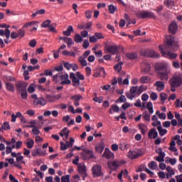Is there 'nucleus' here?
Returning <instances> with one entry per match:
<instances>
[{
    "label": "nucleus",
    "mask_w": 182,
    "mask_h": 182,
    "mask_svg": "<svg viewBox=\"0 0 182 182\" xmlns=\"http://www.w3.org/2000/svg\"><path fill=\"white\" fill-rule=\"evenodd\" d=\"M176 46H177V44L174 41V37L171 36H166L165 39L164 48H163V45H160L159 48L162 56H164V58H168V59H176V58H177V54L168 51L174 50V48H176Z\"/></svg>",
    "instance_id": "f257e3e1"
},
{
    "label": "nucleus",
    "mask_w": 182,
    "mask_h": 182,
    "mask_svg": "<svg viewBox=\"0 0 182 182\" xmlns=\"http://www.w3.org/2000/svg\"><path fill=\"white\" fill-rule=\"evenodd\" d=\"M155 68L156 70V73L158 75V77L161 80L167 81L168 80V77H170V73H171V68L167 66V64L164 63H158L156 64Z\"/></svg>",
    "instance_id": "f03ea898"
},
{
    "label": "nucleus",
    "mask_w": 182,
    "mask_h": 182,
    "mask_svg": "<svg viewBox=\"0 0 182 182\" xmlns=\"http://www.w3.org/2000/svg\"><path fill=\"white\" fill-rule=\"evenodd\" d=\"M169 85L173 87H180L182 85V75L180 73H176L169 80Z\"/></svg>",
    "instance_id": "7ed1b4c3"
},
{
    "label": "nucleus",
    "mask_w": 182,
    "mask_h": 182,
    "mask_svg": "<svg viewBox=\"0 0 182 182\" xmlns=\"http://www.w3.org/2000/svg\"><path fill=\"white\" fill-rule=\"evenodd\" d=\"M136 16L139 19H156V14L149 11H138L136 14Z\"/></svg>",
    "instance_id": "20e7f679"
},
{
    "label": "nucleus",
    "mask_w": 182,
    "mask_h": 182,
    "mask_svg": "<svg viewBox=\"0 0 182 182\" xmlns=\"http://www.w3.org/2000/svg\"><path fill=\"white\" fill-rule=\"evenodd\" d=\"M141 55L146 58H154L155 59L160 58V54L151 49L141 50Z\"/></svg>",
    "instance_id": "39448f33"
},
{
    "label": "nucleus",
    "mask_w": 182,
    "mask_h": 182,
    "mask_svg": "<svg viewBox=\"0 0 182 182\" xmlns=\"http://www.w3.org/2000/svg\"><path fill=\"white\" fill-rule=\"evenodd\" d=\"M52 21L48 19L43 21L41 23V28H48L49 32H52L53 33H57L58 31H56V23H53L52 24Z\"/></svg>",
    "instance_id": "423d86ee"
},
{
    "label": "nucleus",
    "mask_w": 182,
    "mask_h": 182,
    "mask_svg": "<svg viewBox=\"0 0 182 182\" xmlns=\"http://www.w3.org/2000/svg\"><path fill=\"white\" fill-rule=\"evenodd\" d=\"M144 154V152H143L142 149H135L133 151L130 150L127 156L129 159H139V157H141Z\"/></svg>",
    "instance_id": "0eeeda50"
},
{
    "label": "nucleus",
    "mask_w": 182,
    "mask_h": 182,
    "mask_svg": "<svg viewBox=\"0 0 182 182\" xmlns=\"http://www.w3.org/2000/svg\"><path fill=\"white\" fill-rule=\"evenodd\" d=\"M92 170L93 177H101V176H103V172H102V166L99 165H95Z\"/></svg>",
    "instance_id": "6e6552de"
},
{
    "label": "nucleus",
    "mask_w": 182,
    "mask_h": 182,
    "mask_svg": "<svg viewBox=\"0 0 182 182\" xmlns=\"http://www.w3.org/2000/svg\"><path fill=\"white\" fill-rule=\"evenodd\" d=\"M78 173L82 176L83 180H86L87 172H86V166H78Z\"/></svg>",
    "instance_id": "1a4fd4ad"
},
{
    "label": "nucleus",
    "mask_w": 182,
    "mask_h": 182,
    "mask_svg": "<svg viewBox=\"0 0 182 182\" xmlns=\"http://www.w3.org/2000/svg\"><path fill=\"white\" fill-rule=\"evenodd\" d=\"M60 79L63 80L61 85H70V83H72L70 80H69V75L68 74L60 75Z\"/></svg>",
    "instance_id": "9d476101"
},
{
    "label": "nucleus",
    "mask_w": 182,
    "mask_h": 182,
    "mask_svg": "<svg viewBox=\"0 0 182 182\" xmlns=\"http://www.w3.org/2000/svg\"><path fill=\"white\" fill-rule=\"evenodd\" d=\"M108 168L110 170H112L113 171H116L119 167H120V165L117 164V161H114L113 162L108 161L107 162Z\"/></svg>",
    "instance_id": "9b49d317"
},
{
    "label": "nucleus",
    "mask_w": 182,
    "mask_h": 182,
    "mask_svg": "<svg viewBox=\"0 0 182 182\" xmlns=\"http://www.w3.org/2000/svg\"><path fill=\"white\" fill-rule=\"evenodd\" d=\"M82 150L85 153L84 154V157H85V160H86V159H95L93 151L87 150V149H82Z\"/></svg>",
    "instance_id": "f8f14e48"
},
{
    "label": "nucleus",
    "mask_w": 182,
    "mask_h": 182,
    "mask_svg": "<svg viewBox=\"0 0 182 182\" xmlns=\"http://www.w3.org/2000/svg\"><path fill=\"white\" fill-rule=\"evenodd\" d=\"M148 137L149 139H157L159 137V133L156 131V129L152 128L149 131Z\"/></svg>",
    "instance_id": "ddd939ff"
},
{
    "label": "nucleus",
    "mask_w": 182,
    "mask_h": 182,
    "mask_svg": "<svg viewBox=\"0 0 182 182\" xmlns=\"http://www.w3.org/2000/svg\"><path fill=\"white\" fill-rule=\"evenodd\" d=\"M105 159H113L114 157V154L109 149V148H105V152L102 155Z\"/></svg>",
    "instance_id": "4468645a"
},
{
    "label": "nucleus",
    "mask_w": 182,
    "mask_h": 182,
    "mask_svg": "<svg viewBox=\"0 0 182 182\" xmlns=\"http://www.w3.org/2000/svg\"><path fill=\"white\" fill-rule=\"evenodd\" d=\"M170 33H172L173 35L176 34L177 32L178 26L177 23L176 21L172 22L168 27Z\"/></svg>",
    "instance_id": "2eb2a0df"
},
{
    "label": "nucleus",
    "mask_w": 182,
    "mask_h": 182,
    "mask_svg": "<svg viewBox=\"0 0 182 182\" xmlns=\"http://www.w3.org/2000/svg\"><path fill=\"white\" fill-rule=\"evenodd\" d=\"M117 50V46H109L107 48V52L111 55H116Z\"/></svg>",
    "instance_id": "dca6fc26"
},
{
    "label": "nucleus",
    "mask_w": 182,
    "mask_h": 182,
    "mask_svg": "<svg viewBox=\"0 0 182 182\" xmlns=\"http://www.w3.org/2000/svg\"><path fill=\"white\" fill-rule=\"evenodd\" d=\"M154 86L156 87V90H158V92H161V90H164L165 84L163 81H156L154 83Z\"/></svg>",
    "instance_id": "f3484780"
},
{
    "label": "nucleus",
    "mask_w": 182,
    "mask_h": 182,
    "mask_svg": "<svg viewBox=\"0 0 182 182\" xmlns=\"http://www.w3.org/2000/svg\"><path fill=\"white\" fill-rule=\"evenodd\" d=\"M46 103L47 102L45 100V99L38 98V99L34 100L33 105H34V106H38V105H40L41 106H45L46 105Z\"/></svg>",
    "instance_id": "a211bd4d"
},
{
    "label": "nucleus",
    "mask_w": 182,
    "mask_h": 182,
    "mask_svg": "<svg viewBox=\"0 0 182 182\" xmlns=\"http://www.w3.org/2000/svg\"><path fill=\"white\" fill-rule=\"evenodd\" d=\"M72 100H74V106L77 107L79 106V102L82 99V95H73L71 97Z\"/></svg>",
    "instance_id": "6ab92c4d"
},
{
    "label": "nucleus",
    "mask_w": 182,
    "mask_h": 182,
    "mask_svg": "<svg viewBox=\"0 0 182 182\" xmlns=\"http://www.w3.org/2000/svg\"><path fill=\"white\" fill-rule=\"evenodd\" d=\"M102 75H106V71L105 70V68L103 67H101L99 69V71L95 72L93 74L94 77H99L102 76Z\"/></svg>",
    "instance_id": "aec40b11"
},
{
    "label": "nucleus",
    "mask_w": 182,
    "mask_h": 182,
    "mask_svg": "<svg viewBox=\"0 0 182 182\" xmlns=\"http://www.w3.org/2000/svg\"><path fill=\"white\" fill-rule=\"evenodd\" d=\"M103 150H105V146L103 145V143H100L95 146V151L97 153L102 154V153H103Z\"/></svg>",
    "instance_id": "412c9836"
},
{
    "label": "nucleus",
    "mask_w": 182,
    "mask_h": 182,
    "mask_svg": "<svg viewBox=\"0 0 182 182\" xmlns=\"http://www.w3.org/2000/svg\"><path fill=\"white\" fill-rule=\"evenodd\" d=\"M75 149L76 150H77L78 151H80V150H82V147L77 146H75L74 148H72V149H70V152L67 154L66 159H70V157H73V151H75Z\"/></svg>",
    "instance_id": "4be33fe9"
},
{
    "label": "nucleus",
    "mask_w": 182,
    "mask_h": 182,
    "mask_svg": "<svg viewBox=\"0 0 182 182\" xmlns=\"http://www.w3.org/2000/svg\"><path fill=\"white\" fill-rule=\"evenodd\" d=\"M26 86H28V85H26V82H20L17 84V89L18 92H22L26 90Z\"/></svg>",
    "instance_id": "5701e85b"
},
{
    "label": "nucleus",
    "mask_w": 182,
    "mask_h": 182,
    "mask_svg": "<svg viewBox=\"0 0 182 182\" xmlns=\"http://www.w3.org/2000/svg\"><path fill=\"white\" fill-rule=\"evenodd\" d=\"M8 162L9 164H14V167H17V168H22V166H21V160H8Z\"/></svg>",
    "instance_id": "b1692460"
},
{
    "label": "nucleus",
    "mask_w": 182,
    "mask_h": 182,
    "mask_svg": "<svg viewBox=\"0 0 182 182\" xmlns=\"http://www.w3.org/2000/svg\"><path fill=\"white\" fill-rule=\"evenodd\" d=\"M120 112V107L116 105H112L111 106V108L109 109V113L110 114H112L113 113H119Z\"/></svg>",
    "instance_id": "393cba45"
},
{
    "label": "nucleus",
    "mask_w": 182,
    "mask_h": 182,
    "mask_svg": "<svg viewBox=\"0 0 182 182\" xmlns=\"http://www.w3.org/2000/svg\"><path fill=\"white\" fill-rule=\"evenodd\" d=\"M125 56L130 60H134V59H137V53H127Z\"/></svg>",
    "instance_id": "a878e982"
},
{
    "label": "nucleus",
    "mask_w": 182,
    "mask_h": 182,
    "mask_svg": "<svg viewBox=\"0 0 182 182\" xmlns=\"http://www.w3.org/2000/svg\"><path fill=\"white\" fill-rule=\"evenodd\" d=\"M139 129L141 131V134L144 136L147 133V126H146L144 124H139Z\"/></svg>",
    "instance_id": "bb28decb"
},
{
    "label": "nucleus",
    "mask_w": 182,
    "mask_h": 182,
    "mask_svg": "<svg viewBox=\"0 0 182 182\" xmlns=\"http://www.w3.org/2000/svg\"><path fill=\"white\" fill-rule=\"evenodd\" d=\"M151 79L149 76H143L139 79L140 83L147 84L150 83Z\"/></svg>",
    "instance_id": "cd10ccee"
},
{
    "label": "nucleus",
    "mask_w": 182,
    "mask_h": 182,
    "mask_svg": "<svg viewBox=\"0 0 182 182\" xmlns=\"http://www.w3.org/2000/svg\"><path fill=\"white\" fill-rule=\"evenodd\" d=\"M73 26H68L67 28V30L65 31H63V35L65 36H70L72 32H73Z\"/></svg>",
    "instance_id": "c85d7f7f"
},
{
    "label": "nucleus",
    "mask_w": 182,
    "mask_h": 182,
    "mask_svg": "<svg viewBox=\"0 0 182 182\" xmlns=\"http://www.w3.org/2000/svg\"><path fill=\"white\" fill-rule=\"evenodd\" d=\"M5 86L9 92H15V87H14V85L12 83L5 82Z\"/></svg>",
    "instance_id": "c756f323"
},
{
    "label": "nucleus",
    "mask_w": 182,
    "mask_h": 182,
    "mask_svg": "<svg viewBox=\"0 0 182 182\" xmlns=\"http://www.w3.org/2000/svg\"><path fill=\"white\" fill-rule=\"evenodd\" d=\"M130 93H132L134 96L139 95V87L133 86L131 87L129 90Z\"/></svg>",
    "instance_id": "7c9ffc66"
},
{
    "label": "nucleus",
    "mask_w": 182,
    "mask_h": 182,
    "mask_svg": "<svg viewBox=\"0 0 182 182\" xmlns=\"http://www.w3.org/2000/svg\"><path fill=\"white\" fill-rule=\"evenodd\" d=\"M144 69L142 70V72H144V73H149V72H150V69H151V66L150 65L149 63H144Z\"/></svg>",
    "instance_id": "2f4dec72"
},
{
    "label": "nucleus",
    "mask_w": 182,
    "mask_h": 182,
    "mask_svg": "<svg viewBox=\"0 0 182 182\" xmlns=\"http://www.w3.org/2000/svg\"><path fill=\"white\" fill-rule=\"evenodd\" d=\"M74 41L76 43H80V42H83V37H82L80 34H75L74 36Z\"/></svg>",
    "instance_id": "473e14b6"
},
{
    "label": "nucleus",
    "mask_w": 182,
    "mask_h": 182,
    "mask_svg": "<svg viewBox=\"0 0 182 182\" xmlns=\"http://www.w3.org/2000/svg\"><path fill=\"white\" fill-rule=\"evenodd\" d=\"M164 5L168 8H171V6H174V1L173 0H164Z\"/></svg>",
    "instance_id": "72a5a7b5"
},
{
    "label": "nucleus",
    "mask_w": 182,
    "mask_h": 182,
    "mask_svg": "<svg viewBox=\"0 0 182 182\" xmlns=\"http://www.w3.org/2000/svg\"><path fill=\"white\" fill-rule=\"evenodd\" d=\"M108 11L109 14H114L117 11V7L113 4H111L108 6Z\"/></svg>",
    "instance_id": "f704fd0d"
},
{
    "label": "nucleus",
    "mask_w": 182,
    "mask_h": 182,
    "mask_svg": "<svg viewBox=\"0 0 182 182\" xmlns=\"http://www.w3.org/2000/svg\"><path fill=\"white\" fill-rule=\"evenodd\" d=\"M146 107H147L150 114H153V113H154V110L153 109V102H149L147 103Z\"/></svg>",
    "instance_id": "c9c22d12"
},
{
    "label": "nucleus",
    "mask_w": 182,
    "mask_h": 182,
    "mask_svg": "<svg viewBox=\"0 0 182 182\" xmlns=\"http://www.w3.org/2000/svg\"><path fill=\"white\" fill-rule=\"evenodd\" d=\"M145 90H147V86L146 85H141L139 88H138V96H140L141 94H142L144 92H145Z\"/></svg>",
    "instance_id": "e433bc0d"
},
{
    "label": "nucleus",
    "mask_w": 182,
    "mask_h": 182,
    "mask_svg": "<svg viewBox=\"0 0 182 182\" xmlns=\"http://www.w3.org/2000/svg\"><path fill=\"white\" fill-rule=\"evenodd\" d=\"M28 141H27L26 143L28 149H32L35 144V141H33V139H28Z\"/></svg>",
    "instance_id": "4c0bfd02"
},
{
    "label": "nucleus",
    "mask_w": 182,
    "mask_h": 182,
    "mask_svg": "<svg viewBox=\"0 0 182 182\" xmlns=\"http://www.w3.org/2000/svg\"><path fill=\"white\" fill-rule=\"evenodd\" d=\"M127 101V99H126V97L124 95H121L117 100L116 103H126Z\"/></svg>",
    "instance_id": "58836bf2"
},
{
    "label": "nucleus",
    "mask_w": 182,
    "mask_h": 182,
    "mask_svg": "<svg viewBox=\"0 0 182 182\" xmlns=\"http://www.w3.org/2000/svg\"><path fill=\"white\" fill-rule=\"evenodd\" d=\"M45 12H46V11H45V9H40V10L37 11L36 12L33 13L32 17L35 18L36 16H37V15H43V14H45Z\"/></svg>",
    "instance_id": "ea45409f"
},
{
    "label": "nucleus",
    "mask_w": 182,
    "mask_h": 182,
    "mask_svg": "<svg viewBox=\"0 0 182 182\" xmlns=\"http://www.w3.org/2000/svg\"><path fill=\"white\" fill-rule=\"evenodd\" d=\"M149 167L151 168V170H156V168H157V163H156L154 161H151L149 164Z\"/></svg>",
    "instance_id": "a19ab883"
},
{
    "label": "nucleus",
    "mask_w": 182,
    "mask_h": 182,
    "mask_svg": "<svg viewBox=\"0 0 182 182\" xmlns=\"http://www.w3.org/2000/svg\"><path fill=\"white\" fill-rule=\"evenodd\" d=\"M166 156V154L159 149V156L156 157V160H164V157Z\"/></svg>",
    "instance_id": "79ce46f5"
},
{
    "label": "nucleus",
    "mask_w": 182,
    "mask_h": 182,
    "mask_svg": "<svg viewBox=\"0 0 182 182\" xmlns=\"http://www.w3.org/2000/svg\"><path fill=\"white\" fill-rule=\"evenodd\" d=\"M123 65V62H119L117 65L114 66V70L117 72H120L122 70V65Z\"/></svg>",
    "instance_id": "37998d69"
},
{
    "label": "nucleus",
    "mask_w": 182,
    "mask_h": 182,
    "mask_svg": "<svg viewBox=\"0 0 182 182\" xmlns=\"http://www.w3.org/2000/svg\"><path fill=\"white\" fill-rule=\"evenodd\" d=\"M1 129H3V130H11V126L9 125V122H5L1 125Z\"/></svg>",
    "instance_id": "c03bdc74"
},
{
    "label": "nucleus",
    "mask_w": 182,
    "mask_h": 182,
    "mask_svg": "<svg viewBox=\"0 0 182 182\" xmlns=\"http://www.w3.org/2000/svg\"><path fill=\"white\" fill-rule=\"evenodd\" d=\"M142 116L146 122H150V114H149V112H147V111H145L143 113Z\"/></svg>",
    "instance_id": "a18cd8bd"
},
{
    "label": "nucleus",
    "mask_w": 182,
    "mask_h": 182,
    "mask_svg": "<svg viewBox=\"0 0 182 182\" xmlns=\"http://www.w3.org/2000/svg\"><path fill=\"white\" fill-rule=\"evenodd\" d=\"M78 61L82 66H87V61L83 57H80Z\"/></svg>",
    "instance_id": "49530a36"
},
{
    "label": "nucleus",
    "mask_w": 182,
    "mask_h": 182,
    "mask_svg": "<svg viewBox=\"0 0 182 182\" xmlns=\"http://www.w3.org/2000/svg\"><path fill=\"white\" fill-rule=\"evenodd\" d=\"M37 151H38V156L42 157V156H46V150H42V149H37Z\"/></svg>",
    "instance_id": "de8ad7c7"
},
{
    "label": "nucleus",
    "mask_w": 182,
    "mask_h": 182,
    "mask_svg": "<svg viewBox=\"0 0 182 182\" xmlns=\"http://www.w3.org/2000/svg\"><path fill=\"white\" fill-rule=\"evenodd\" d=\"M61 182H70V175H66L61 177Z\"/></svg>",
    "instance_id": "09e8293b"
},
{
    "label": "nucleus",
    "mask_w": 182,
    "mask_h": 182,
    "mask_svg": "<svg viewBox=\"0 0 182 182\" xmlns=\"http://www.w3.org/2000/svg\"><path fill=\"white\" fill-rule=\"evenodd\" d=\"M69 147L70 146L67 142H66V144H64L63 142L60 143V150H63V151L68 150V149H69Z\"/></svg>",
    "instance_id": "8fccbe9b"
},
{
    "label": "nucleus",
    "mask_w": 182,
    "mask_h": 182,
    "mask_svg": "<svg viewBox=\"0 0 182 182\" xmlns=\"http://www.w3.org/2000/svg\"><path fill=\"white\" fill-rule=\"evenodd\" d=\"M157 161H159V168H161V170H166V164L163 163L164 161V160H157Z\"/></svg>",
    "instance_id": "3c124183"
},
{
    "label": "nucleus",
    "mask_w": 182,
    "mask_h": 182,
    "mask_svg": "<svg viewBox=\"0 0 182 182\" xmlns=\"http://www.w3.org/2000/svg\"><path fill=\"white\" fill-rule=\"evenodd\" d=\"M17 35L18 38H23L25 36V30L23 28H21L18 31Z\"/></svg>",
    "instance_id": "603ef678"
},
{
    "label": "nucleus",
    "mask_w": 182,
    "mask_h": 182,
    "mask_svg": "<svg viewBox=\"0 0 182 182\" xmlns=\"http://www.w3.org/2000/svg\"><path fill=\"white\" fill-rule=\"evenodd\" d=\"M20 92H21V98L26 100V99H28V92L26 91V90L23 91H20Z\"/></svg>",
    "instance_id": "864d4df0"
},
{
    "label": "nucleus",
    "mask_w": 182,
    "mask_h": 182,
    "mask_svg": "<svg viewBox=\"0 0 182 182\" xmlns=\"http://www.w3.org/2000/svg\"><path fill=\"white\" fill-rule=\"evenodd\" d=\"M32 133L34 136H38V134H41V131H39V128H38V127H36L35 128H33Z\"/></svg>",
    "instance_id": "5fc2aeb1"
},
{
    "label": "nucleus",
    "mask_w": 182,
    "mask_h": 182,
    "mask_svg": "<svg viewBox=\"0 0 182 182\" xmlns=\"http://www.w3.org/2000/svg\"><path fill=\"white\" fill-rule=\"evenodd\" d=\"M103 97L100 96V97H95L93 98V101L96 102L97 103H102V102H103Z\"/></svg>",
    "instance_id": "6e6d98bb"
},
{
    "label": "nucleus",
    "mask_w": 182,
    "mask_h": 182,
    "mask_svg": "<svg viewBox=\"0 0 182 182\" xmlns=\"http://www.w3.org/2000/svg\"><path fill=\"white\" fill-rule=\"evenodd\" d=\"M161 102H166L167 100V95L164 92L160 94Z\"/></svg>",
    "instance_id": "4d7b16f0"
},
{
    "label": "nucleus",
    "mask_w": 182,
    "mask_h": 182,
    "mask_svg": "<svg viewBox=\"0 0 182 182\" xmlns=\"http://www.w3.org/2000/svg\"><path fill=\"white\" fill-rule=\"evenodd\" d=\"M63 65H64V68H65L67 70H70V69H72V64L63 61Z\"/></svg>",
    "instance_id": "13d9d810"
},
{
    "label": "nucleus",
    "mask_w": 182,
    "mask_h": 182,
    "mask_svg": "<svg viewBox=\"0 0 182 182\" xmlns=\"http://www.w3.org/2000/svg\"><path fill=\"white\" fill-rule=\"evenodd\" d=\"M94 53L96 58H102L103 56V51H102V50H100L99 51H95Z\"/></svg>",
    "instance_id": "bf43d9fd"
},
{
    "label": "nucleus",
    "mask_w": 182,
    "mask_h": 182,
    "mask_svg": "<svg viewBox=\"0 0 182 182\" xmlns=\"http://www.w3.org/2000/svg\"><path fill=\"white\" fill-rule=\"evenodd\" d=\"M76 76L79 79V80H85V75H83V74L80 73V72H77Z\"/></svg>",
    "instance_id": "052dcab7"
},
{
    "label": "nucleus",
    "mask_w": 182,
    "mask_h": 182,
    "mask_svg": "<svg viewBox=\"0 0 182 182\" xmlns=\"http://www.w3.org/2000/svg\"><path fill=\"white\" fill-rule=\"evenodd\" d=\"M65 43H67L68 48L70 47L71 45H73V40L71 38H68L67 37V40L65 41Z\"/></svg>",
    "instance_id": "680f3d73"
},
{
    "label": "nucleus",
    "mask_w": 182,
    "mask_h": 182,
    "mask_svg": "<svg viewBox=\"0 0 182 182\" xmlns=\"http://www.w3.org/2000/svg\"><path fill=\"white\" fill-rule=\"evenodd\" d=\"M126 97H127V99H129V100H133V99L136 97V95H134L131 92H126Z\"/></svg>",
    "instance_id": "e2e57ef3"
},
{
    "label": "nucleus",
    "mask_w": 182,
    "mask_h": 182,
    "mask_svg": "<svg viewBox=\"0 0 182 182\" xmlns=\"http://www.w3.org/2000/svg\"><path fill=\"white\" fill-rule=\"evenodd\" d=\"M46 100H48V102H50V103H53V102H55V97L52 95H47Z\"/></svg>",
    "instance_id": "0e129e2a"
},
{
    "label": "nucleus",
    "mask_w": 182,
    "mask_h": 182,
    "mask_svg": "<svg viewBox=\"0 0 182 182\" xmlns=\"http://www.w3.org/2000/svg\"><path fill=\"white\" fill-rule=\"evenodd\" d=\"M176 107H181L182 108V101L180 102V99H177L175 102Z\"/></svg>",
    "instance_id": "69168bd1"
},
{
    "label": "nucleus",
    "mask_w": 182,
    "mask_h": 182,
    "mask_svg": "<svg viewBox=\"0 0 182 182\" xmlns=\"http://www.w3.org/2000/svg\"><path fill=\"white\" fill-rule=\"evenodd\" d=\"M150 97L151 100H156L159 97V95H157L156 92H152L150 95Z\"/></svg>",
    "instance_id": "338daca9"
},
{
    "label": "nucleus",
    "mask_w": 182,
    "mask_h": 182,
    "mask_svg": "<svg viewBox=\"0 0 182 182\" xmlns=\"http://www.w3.org/2000/svg\"><path fill=\"white\" fill-rule=\"evenodd\" d=\"M45 76H52L53 74L52 73V70H46L44 71Z\"/></svg>",
    "instance_id": "774afa93"
}]
</instances>
